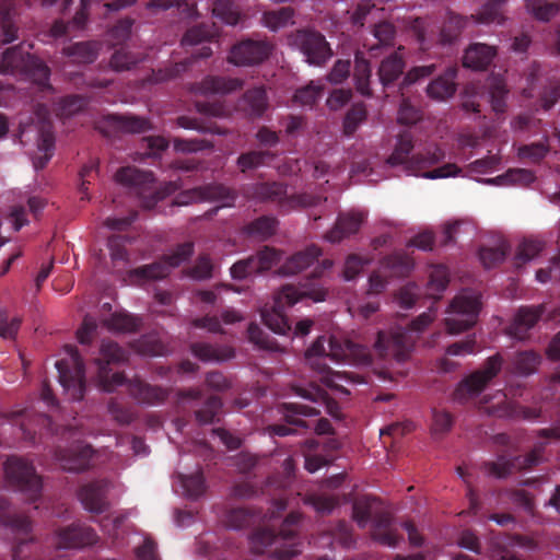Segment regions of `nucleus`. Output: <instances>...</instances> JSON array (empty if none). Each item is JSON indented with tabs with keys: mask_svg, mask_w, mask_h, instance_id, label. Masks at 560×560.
<instances>
[{
	"mask_svg": "<svg viewBox=\"0 0 560 560\" xmlns=\"http://www.w3.org/2000/svg\"><path fill=\"white\" fill-rule=\"evenodd\" d=\"M107 246L110 259L118 271L124 270L129 264V255L125 246V241L118 235L108 237Z\"/></svg>",
	"mask_w": 560,
	"mask_h": 560,
	"instance_id": "56",
	"label": "nucleus"
},
{
	"mask_svg": "<svg viewBox=\"0 0 560 560\" xmlns=\"http://www.w3.org/2000/svg\"><path fill=\"white\" fill-rule=\"evenodd\" d=\"M324 85L315 82L298 89L294 94V102L303 106L313 107L322 97Z\"/></svg>",
	"mask_w": 560,
	"mask_h": 560,
	"instance_id": "62",
	"label": "nucleus"
},
{
	"mask_svg": "<svg viewBox=\"0 0 560 560\" xmlns=\"http://www.w3.org/2000/svg\"><path fill=\"white\" fill-rule=\"evenodd\" d=\"M326 338L319 336L305 351V361L310 368L317 372L320 382L332 389L349 395L350 392L343 386L342 382L361 383L360 376L348 380L343 374L334 372L326 363L327 349L325 347Z\"/></svg>",
	"mask_w": 560,
	"mask_h": 560,
	"instance_id": "8",
	"label": "nucleus"
},
{
	"mask_svg": "<svg viewBox=\"0 0 560 560\" xmlns=\"http://www.w3.org/2000/svg\"><path fill=\"white\" fill-rule=\"evenodd\" d=\"M69 359L58 360L59 383L65 390L70 392L71 399L81 400L85 392V369L79 351L73 346H66Z\"/></svg>",
	"mask_w": 560,
	"mask_h": 560,
	"instance_id": "11",
	"label": "nucleus"
},
{
	"mask_svg": "<svg viewBox=\"0 0 560 560\" xmlns=\"http://www.w3.org/2000/svg\"><path fill=\"white\" fill-rule=\"evenodd\" d=\"M127 388L138 402L150 406L163 404L170 395L168 389L151 385L138 377L128 381Z\"/></svg>",
	"mask_w": 560,
	"mask_h": 560,
	"instance_id": "28",
	"label": "nucleus"
},
{
	"mask_svg": "<svg viewBox=\"0 0 560 560\" xmlns=\"http://www.w3.org/2000/svg\"><path fill=\"white\" fill-rule=\"evenodd\" d=\"M430 26L431 22L427 18H413L407 22V27L413 33L422 49H427L429 44L434 40V33Z\"/></svg>",
	"mask_w": 560,
	"mask_h": 560,
	"instance_id": "53",
	"label": "nucleus"
},
{
	"mask_svg": "<svg viewBox=\"0 0 560 560\" xmlns=\"http://www.w3.org/2000/svg\"><path fill=\"white\" fill-rule=\"evenodd\" d=\"M132 349L142 355L158 357L165 351L164 345L155 334H147L131 342Z\"/></svg>",
	"mask_w": 560,
	"mask_h": 560,
	"instance_id": "51",
	"label": "nucleus"
},
{
	"mask_svg": "<svg viewBox=\"0 0 560 560\" xmlns=\"http://www.w3.org/2000/svg\"><path fill=\"white\" fill-rule=\"evenodd\" d=\"M450 282V273L445 266L436 265L433 266L430 270L429 282H428V291L429 294L438 299L440 293H442Z\"/></svg>",
	"mask_w": 560,
	"mask_h": 560,
	"instance_id": "55",
	"label": "nucleus"
},
{
	"mask_svg": "<svg viewBox=\"0 0 560 560\" xmlns=\"http://www.w3.org/2000/svg\"><path fill=\"white\" fill-rule=\"evenodd\" d=\"M271 50L272 45L269 42L247 38L231 48L228 60L236 66H255L265 61Z\"/></svg>",
	"mask_w": 560,
	"mask_h": 560,
	"instance_id": "18",
	"label": "nucleus"
},
{
	"mask_svg": "<svg viewBox=\"0 0 560 560\" xmlns=\"http://www.w3.org/2000/svg\"><path fill=\"white\" fill-rule=\"evenodd\" d=\"M260 512L248 508H232L225 511L223 523L228 528L242 529L260 520Z\"/></svg>",
	"mask_w": 560,
	"mask_h": 560,
	"instance_id": "39",
	"label": "nucleus"
},
{
	"mask_svg": "<svg viewBox=\"0 0 560 560\" xmlns=\"http://www.w3.org/2000/svg\"><path fill=\"white\" fill-rule=\"evenodd\" d=\"M141 61H143L141 54L120 47L113 52L109 59V67L115 72H124L133 69Z\"/></svg>",
	"mask_w": 560,
	"mask_h": 560,
	"instance_id": "47",
	"label": "nucleus"
},
{
	"mask_svg": "<svg viewBox=\"0 0 560 560\" xmlns=\"http://www.w3.org/2000/svg\"><path fill=\"white\" fill-rule=\"evenodd\" d=\"M212 13L228 25H236L241 18L238 7L234 0H214Z\"/></svg>",
	"mask_w": 560,
	"mask_h": 560,
	"instance_id": "52",
	"label": "nucleus"
},
{
	"mask_svg": "<svg viewBox=\"0 0 560 560\" xmlns=\"http://www.w3.org/2000/svg\"><path fill=\"white\" fill-rule=\"evenodd\" d=\"M192 354L203 362H219L230 358L219 348L207 342H194L190 346Z\"/></svg>",
	"mask_w": 560,
	"mask_h": 560,
	"instance_id": "60",
	"label": "nucleus"
},
{
	"mask_svg": "<svg viewBox=\"0 0 560 560\" xmlns=\"http://www.w3.org/2000/svg\"><path fill=\"white\" fill-rule=\"evenodd\" d=\"M126 360V351L115 341L103 340L100 348V357L94 360L100 386L105 392H113L116 387L126 383L121 372L112 373L110 364Z\"/></svg>",
	"mask_w": 560,
	"mask_h": 560,
	"instance_id": "10",
	"label": "nucleus"
},
{
	"mask_svg": "<svg viewBox=\"0 0 560 560\" xmlns=\"http://www.w3.org/2000/svg\"><path fill=\"white\" fill-rule=\"evenodd\" d=\"M7 486L24 494L31 501L42 495L43 480L32 462L18 455H11L3 464Z\"/></svg>",
	"mask_w": 560,
	"mask_h": 560,
	"instance_id": "5",
	"label": "nucleus"
},
{
	"mask_svg": "<svg viewBox=\"0 0 560 560\" xmlns=\"http://www.w3.org/2000/svg\"><path fill=\"white\" fill-rule=\"evenodd\" d=\"M291 46L299 49L310 65L322 67L331 57L332 49L325 36L312 28H301L289 36Z\"/></svg>",
	"mask_w": 560,
	"mask_h": 560,
	"instance_id": "12",
	"label": "nucleus"
},
{
	"mask_svg": "<svg viewBox=\"0 0 560 560\" xmlns=\"http://www.w3.org/2000/svg\"><path fill=\"white\" fill-rule=\"evenodd\" d=\"M431 312H424L410 322L408 328L397 327L389 331H378L373 345L382 359L394 358L398 362L407 360L413 343V332L422 331L433 320Z\"/></svg>",
	"mask_w": 560,
	"mask_h": 560,
	"instance_id": "3",
	"label": "nucleus"
},
{
	"mask_svg": "<svg viewBox=\"0 0 560 560\" xmlns=\"http://www.w3.org/2000/svg\"><path fill=\"white\" fill-rule=\"evenodd\" d=\"M103 324L110 331L133 332L140 328L141 319L126 312H115Z\"/></svg>",
	"mask_w": 560,
	"mask_h": 560,
	"instance_id": "43",
	"label": "nucleus"
},
{
	"mask_svg": "<svg viewBox=\"0 0 560 560\" xmlns=\"http://www.w3.org/2000/svg\"><path fill=\"white\" fill-rule=\"evenodd\" d=\"M63 470L80 472L90 467L93 448L89 444H77L68 448H57L55 453Z\"/></svg>",
	"mask_w": 560,
	"mask_h": 560,
	"instance_id": "23",
	"label": "nucleus"
},
{
	"mask_svg": "<svg viewBox=\"0 0 560 560\" xmlns=\"http://www.w3.org/2000/svg\"><path fill=\"white\" fill-rule=\"evenodd\" d=\"M280 412L285 424H273L269 428L270 433L278 436H287L295 432L290 425L307 429L308 423L302 417H316L320 413L315 407L296 402H283L280 405Z\"/></svg>",
	"mask_w": 560,
	"mask_h": 560,
	"instance_id": "21",
	"label": "nucleus"
},
{
	"mask_svg": "<svg viewBox=\"0 0 560 560\" xmlns=\"http://www.w3.org/2000/svg\"><path fill=\"white\" fill-rule=\"evenodd\" d=\"M252 195L261 202L277 203L287 211L288 192L287 186L279 182H266L254 185Z\"/></svg>",
	"mask_w": 560,
	"mask_h": 560,
	"instance_id": "31",
	"label": "nucleus"
},
{
	"mask_svg": "<svg viewBox=\"0 0 560 560\" xmlns=\"http://www.w3.org/2000/svg\"><path fill=\"white\" fill-rule=\"evenodd\" d=\"M32 56L30 51H24L23 44L7 48L0 57V72L22 73Z\"/></svg>",
	"mask_w": 560,
	"mask_h": 560,
	"instance_id": "35",
	"label": "nucleus"
},
{
	"mask_svg": "<svg viewBox=\"0 0 560 560\" xmlns=\"http://www.w3.org/2000/svg\"><path fill=\"white\" fill-rule=\"evenodd\" d=\"M108 489L109 482L107 480H95L82 486L78 492V497L86 511L101 514L109 506L107 500Z\"/></svg>",
	"mask_w": 560,
	"mask_h": 560,
	"instance_id": "22",
	"label": "nucleus"
},
{
	"mask_svg": "<svg viewBox=\"0 0 560 560\" xmlns=\"http://www.w3.org/2000/svg\"><path fill=\"white\" fill-rule=\"evenodd\" d=\"M456 74L455 68H448L443 74L432 80L427 86L428 96L435 101H445L452 97L456 92Z\"/></svg>",
	"mask_w": 560,
	"mask_h": 560,
	"instance_id": "34",
	"label": "nucleus"
},
{
	"mask_svg": "<svg viewBox=\"0 0 560 560\" xmlns=\"http://www.w3.org/2000/svg\"><path fill=\"white\" fill-rule=\"evenodd\" d=\"M322 255V249L316 245H310L289 257L280 267L279 272L283 276L295 275L310 267Z\"/></svg>",
	"mask_w": 560,
	"mask_h": 560,
	"instance_id": "32",
	"label": "nucleus"
},
{
	"mask_svg": "<svg viewBox=\"0 0 560 560\" xmlns=\"http://www.w3.org/2000/svg\"><path fill=\"white\" fill-rule=\"evenodd\" d=\"M481 310V295L464 290L450 303L445 325L450 334H459L476 325Z\"/></svg>",
	"mask_w": 560,
	"mask_h": 560,
	"instance_id": "7",
	"label": "nucleus"
},
{
	"mask_svg": "<svg viewBox=\"0 0 560 560\" xmlns=\"http://www.w3.org/2000/svg\"><path fill=\"white\" fill-rule=\"evenodd\" d=\"M96 129L105 137H114L116 133H142L151 129L149 119L135 115L112 114L104 116L96 124Z\"/></svg>",
	"mask_w": 560,
	"mask_h": 560,
	"instance_id": "20",
	"label": "nucleus"
},
{
	"mask_svg": "<svg viewBox=\"0 0 560 560\" xmlns=\"http://www.w3.org/2000/svg\"><path fill=\"white\" fill-rule=\"evenodd\" d=\"M376 503L375 498L363 497L357 499L352 505V515L360 527H365L372 518V538L381 545L396 547L402 540L398 528L390 515L386 511L377 512L373 515V506Z\"/></svg>",
	"mask_w": 560,
	"mask_h": 560,
	"instance_id": "4",
	"label": "nucleus"
},
{
	"mask_svg": "<svg viewBox=\"0 0 560 560\" xmlns=\"http://www.w3.org/2000/svg\"><path fill=\"white\" fill-rule=\"evenodd\" d=\"M293 18L294 9L291 7H282L278 10L264 12L262 23L269 30L276 32L293 23Z\"/></svg>",
	"mask_w": 560,
	"mask_h": 560,
	"instance_id": "50",
	"label": "nucleus"
},
{
	"mask_svg": "<svg viewBox=\"0 0 560 560\" xmlns=\"http://www.w3.org/2000/svg\"><path fill=\"white\" fill-rule=\"evenodd\" d=\"M198 198L206 201H221V207L233 206L236 196L228 187L221 184H209L195 189Z\"/></svg>",
	"mask_w": 560,
	"mask_h": 560,
	"instance_id": "41",
	"label": "nucleus"
},
{
	"mask_svg": "<svg viewBox=\"0 0 560 560\" xmlns=\"http://www.w3.org/2000/svg\"><path fill=\"white\" fill-rule=\"evenodd\" d=\"M223 402L219 396H210L202 406L195 410V419L199 424H211L219 421Z\"/></svg>",
	"mask_w": 560,
	"mask_h": 560,
	"instance_id": "48",
	"label": "nucleus"
},
{
	"mask_svg": "<svg viewBox=\"0 0 560 560\" xmlns=\"http://www.w3.org/2000/svg\"><path fill=\"white\" fill-rule=\"evenodd\" d=\"M179 481L184 493L190 499H197L206 491L205 478L201 471L191 475H179Z\"/></svg>",
	"mask_w": 560,
	"mask_h": 560,
	"instance_id": "58",
	"label": "nucleus"
},
{
	"mask_svg": "<svg viewBox=\"0 0 560 560\" xmlns=\"http://www.w3.org/2000/svg\"><path fill=\"white\" fill-rule=\"evenodd\" d=\"M115 178L141 199L143 208H153L162 198L152 172L141 171L135 166H126L116 172Z\"/></svg>",
	"mask_w": 560,
	"mask_h": 560,
	"instance_id": "9",
	"label": "nucleus"
},
{
	"mask_svg": "<svg viewBox=\"0 0 560 560\" xmlns=\"http://www.w3.org/2000/svg\"><path fill=\"white\" fill-rule=\"evenodd\" d=\"M493 399L495 402L486 401L485 411L498 418L522 417L527 420H535L540 417V411L536 408H525L508 399L504 393H498Z\"/></svg>",
	"mask_w": 560,
	"mask_h": 560,
	"instance_id": "24",
	"label": "nucleus"
},
{
	"mask_svg": "<svg viewBox=\"0 0 560 560\" xmlns=\"http://www.w3.org/2000/svg\"><path fill=\"white\" fill-rule=\"evenodd\" d=\"M57 547L71 549L94 545L98 537L92 527L82 524H72L57 532Z\"/></svg>",
	"mask_w": 560,
	"mask_h": 560,
	"instance_id": "25",
	"label": "nucleus"
},
{
	"mask_svg": "<svg viewBox=\"0 0 560 560\" xmlns=\"http://www.w3.org/2000/svg\"><path fill=\"white\" fill-rule=\"evenodd\" d=\"M509 91L500 78H494L489 84V97L493 112L502 114L506 109V95Z\"/></svg>",
	"mask_w": 560,
	"mask_h": 560,
	"instance_id": "57",
	"label": "nucleus"
},
{
	"mask_svg": "<svg viewBox=\"0 0 560 560\" xmlns=\"http://www.w3.org/2000/svg\"><path fill=\"white\" fill-rule=\"evenodd\" d=\"M544 248V243L538 240L526 238L517 248L515 255V265L521 267L527 261L535 258Z\"/></svg>",
	"mask_w": 560,
	"mask_h": 560,
	"instance_id": "64",
	"label": "nucleus"
},
{
	"mask_svg": "<svg viewBox=\"0 0 560 560\" xmlns=\"http://www.w3.org/2000/svg\"><path fill=\"white\" fill-rule=\"evenodd\" d=\"M364 215L360 212L340 213L334 228L326 233L325 238L330 243H338L346 237L359 232Z\"/></svg>",
	"mask_w": 560,
	"mask_h": 560,
	"instance_id": "29",
	"label": "nucleus"
},
{
	"mask_svg": "<svg viewBox=\"0 0 560 560\" xmlns=\"http://www.w3.org/2000/svg\"><path fill=\"white\" fill-rule=\"evenodd\" d=\"M502 362L500 354L488 358L481 370L474 372L458 384L454 392V399L464 402L481 393L487 384L499 374Z\"/></svg>",
	"mask_w": 560,
	"mask_h": 560,
	"instance_id": "15",
	"label": "nucleus"
},
{
	"mask_svg": "<svg viewBox=\"0 0 560 560\" xmlns=\"http://www.w3.org/2000/svg\"><path fill=\"white\" fill-rule=\"evenodd\" d=\"M497 51L493 46L475 43L466 50L463 58V66L474 70H485L492 62Z\"/></svg>",
	"mask_w": 560,
	"mask_h": 560,
	"instance_id": "33",
	"label": "nucleus"
},
{
	"mask_svg": "<svg viewBox=\"0 0 560 560\" xmlns=\"http://www.w3.org/2000/svg\"><path fill=\"white\" fill-rule=\"evenodd\" d=\"M327 358L335 362H347L362 366H368L372 363V353L368 347L336 337L328 339Z\"/></svg>",
	"mask_w": 560,
	"mask_h": 560,
	"instance_id": "17",
	"label": "nucleus"
},
{
	"mask_svg": "<svg viewBox=\"0 0 560 560\" xmlns=\"http://www.w3.org/2000/svg\"><path fill=\"white\" fill-rule=\"evenodd\" d=\"M382 266L390 271L392 276L402 277L409 273L413 267L410 257L401 253H395L383 258Z\"/></svg>",
	"mask_w": 560,
	"mask_h": 560,
	"instance_id": "54",
	"label": "nucleus"
},
{
	"mask_svg": "<svg viewBox=\"0 0 560 560\" xmlns=\"http://www.w3.org/2000/svg\"><path fill=\"white\" fill-rule=\"evenodd\" d=\"M243 81L237 78L208 75L199 84L197 90L203 94H228L242 89Z\"/></svg>",
	"mask_w": 560,
	"mask_h": 560,
	"instance_id": "36",
	"label": "nucleus"
},
{
	"mask_svg": "<svg viewBox=\"0 0 560 560\" xmlns=\"http://www.w3.org/2000/svg\"><path fill=\"white\" fill-rule=\"evenodd\" d=\"M281 252L269 246H265L255 255L234 262L230 269L231 276L235 280H243L247 277L270 270L281 260Z\"/></svg>",
	"mask_w": 560,
	"mask_h": 560,
	"instance_id": "16",
	"label": "nucleus"
},
{
	"mask_svg": "<svg viewBox=\"0 0 560 560\" xmlns=\"http://www.w3.org/2000/svg\"><path fill=\"white\" fill-rule=\"evenodd\" d=\"M544 312V305L520 307L506 332L515 339L525 340L528 337V331L538 323Z\"/></svg>",
	"mask_w": 560,
	"mask_h": 560,
	"instance_id": "27",
	"label": "nucleus"
},
{
	"mask_svg": "<svg viewBox=\"0 0 560 560\" xmlns=\"http://www.w3.org/2000/svg\"><path fill=\"white\" fill-rule=\"evenodd\" d=\"M301 517V513L291 512L279 533L266 527L255 529L249 537L252 551L257 555L269 552L277 560H291L300 552L296 530Z\"/></svg>",
	"mask_w": 560,
	"mask_h": 560,
	"instance_id": "1",
	"label": "nucleus"
},
{
	"mask_svg": "<svg viewBox=\"0 0 560 560\" xmlns=\"http://www.w3.org/2000/svg\"><path fill=\"white\" fill-rule=\"evenodd\" d=\"M368 112L363 103L354 104L346 114L343 119V133L352 136L359 126L366 119Z\"/></svg>",
	"mask_w": 560,
	"mask_h": 560,
	"instance_id": "59",
	"label": "nucleus"
},
{
	"mask_svg": "<svg viewBox=\"0 0 560 560\" xmlns=\"http://www.w3.org/2000/svg\"><path fill=\"white\" fill-rule=\"evenodd\" d=\"M413 150V137L410 132L399 133L393 153L386 162L390 166L404 165L408 173L417 172L434 165L444 159V151L439 147H430L424 153L418 152L410 156Z\"/></svg>",
	"mask_w": 560,
	"mask_h": 560,
	"instance_id": "6",
	"label": "nucleus"
},
{
	"mask_svg": "<svg viewBox=\"0 0 560 560\" xmlns=\"http://www.w3.org/2000/svg\"><path fill=\"white\" fill-rule=\"evenodd\" d=\"M541 362V357L534 350L516 352L512 359V371L515 374L527 376L533 374Z\"/></svg>",
	"mask_w": 560,
	"mask_h": 560,
	"instance_id": "44",
	"label": "nucleus"
},
{
	"mask_svg": "<svg viewBox=\"0 0 560 560\" xmlns=\"http://www.w3.org/2000/svg\"><path fill=\"white\" fill-rule=\"evenodd\" d=\"M268 108V96L262 86L247 90L235 105L238 113L252 120L261 118Z\"/></svg>",
	"mask_w": 560,
	"mask_h": 560,
	"instance_id": "26",
	"label": "nucleus"
},
{
	"mask_svg": "<svg viewBox=\"0 0 560 560\" xmlns=\"http://www.w3.org/2000/svg\"><path fill=\"white\" fill-rule=\"evenodd\" d=\"M327 290L316 283L304 285L303 290L293 285H284L277 293L273 305L270 308L265 306L261 310V319L273 332L287 335L292 330V326L284 313V307L294 305L302 298H310L315 302H320L325 300Z\"/></svg>",
	"mask_w": 560,
	"mask_h": 560,
	"instance_id": "2",
	"label": "nucleus"
},
{
	"mask_svg": "<svg viewBox=\"0 0 560 560\" xmlns=\"http://www.w3.org/2000/svg\"><path fill=\"white\" fill-rule=\"evenodd\" d=\"M214 37L215 31L212 28V26L207 24H199L188 28L185 32L180 44L185 48L194 47L197 45L210 43Z\"/></svg>",
	"mask_w": 560,
	"mask_h": 560,
	"instance_id": "49",
	"label": "nucleus"
},
{
	"mask_svg": "<svg viewBox=\"0 0 560 560\" xmlns=\"http://www.w3.org/2000/svg\"><path fill=\"white\" fill-rule=\"evenodd\" d=\"M100 44L96 42H80L62 49L63 55L72 58L77 63H92L98 56Z\"/></svg>",
	"mask_w": 560,
	"mask_h": 560,
	"instance_id": "40",
	"label": "nucleus"
},
{
	"mask_svg": "<svg viewBox=\"0 0 560 560\" xmlns=\"http://www.w3.org/2000/svg\"><path fill=\"white\" fill-rule=\"evenodd\" d=\"M212 56V49L208 45H202L199 49L191 52L190 57L174 63L165 65L158 70H152L149 75L142 79V86L149 84H160L174 80L185 73L196 60L206 59Z\"/></svg>",
	"mask_w": 560,
	"mask_h": 560,
	"instance_id": "19",
	"label": "nucleus"
},
{
	"mask_svg": "<svg viewBox=\"0 0 560 560\" xmlns=\"http://www.w3.org/2000/svg\"><path fill=\"white\" fill-rule=\"evenodd\" d=\"M405 69V60L404 58L398 55L397 52H394L382 60L380 67H378V78L382 85L387 89L396 80H398Z\"/></svg>",
	"mask_w": 560,
	"mask_h": 560,
	"instance_id": "37",
	"label": "nucleus"
},
{
	"mask_svg": "<svg viewBox=\"0 0 560 560\" xmlns=\"http://www.w3.org/2000/svg\"><path fill=\"white\" fill-rule=\"evenodd\" d=\"M276 154L270 150H252L241 153L237 158V166L242 173L264 166L275 160Z\"/></svg>",
	"mask_w": 560,
	"mask_h": 560,
	"instance_id": "46",
	"label": "nucleus"
},
{
	"mask_svg": "<svg viewBox=\"0 0 560 560\" xmlns=\"http://www.w3.org/2000/svg\"><path fill=\"white\" fill-rule=\"evenodd\" d=\"M526 5L540 21H549L559 10L557 0H526Z\"/></svg>",
	"mask_w": 560,
	"mask_h": 560,
	"instance_id": "61",
	"label": "nucleus"
},
{
	"mask_svg": "<svg viewBox=\"0 0 560 560\" xmlns=\"http://www.w3.org/2000/svg\"><path fill=\"white\" fill-rule=\"evenodd\" d=\"M0 525L10 527L14 533L27 536L32 532V522L27 516L12 514L7 499L0 495Z\"/></svg>",
	"mask_w": 560,
	"mask_h": 560,
	"instance_id": "38",
	"label": "nucleus"
},
{
	"mask_svg": "<svg viewBox=\"0 0 560 560\" xmlns=\"http://www.w3.org/2000/svg\"><path fill=\"white\" fill-rule=\"evenodd\" d=\"M372 70L369 60L362 57L360 54H355L353 79L355 81V88L363 96H372V90L370 88Z\"/></svg>",
	"mask_w": 560,
	"mask_h": 560,
	"instance_id": "45",
	"label": "nucleus"
},
{
	"mask_svg": "<svg viewBox=\"0 0 560 560\" xmlns=\"http://www.w3.org/2000/svg\"><path fill=\"white\" fill-rule=\"evenodd\" d=\"M545 448L546 442H537L532 451L524 456L518 455L508 459L501 455L497 462H486L483 467L489 475L503 479L516 470H527L537 466L544 458Z\"/></svg>",
	"mask_w": 560,
	"mask_h": 560,
	"instance_id": "14",
	"label": "nucleus"
},
{
	"mask_svg": "<svg viewBox=\"0 0 560 560\" xmlns=\"http://www.w3.org/2000/svg\"><path fill=\"white\" fill-rule=\"evenodd\" d=\"M194 254L192 243L177 245L173 253L165 255L161 260L132 269L129 272L131 278L140 280H159L165 278L173 268L178 267L188 260Z\"/></svg>",
	"mask_w": 560,
	"mask_h": 560,
	"instance_id": "13",
	"label": "nucleus"
},
{
	"mask_svg": "<svg viewBox=\"0 0 560 560\" xmlns=\"http://www.w3.org/2000/svg\"><path fill=\"white\" fill-rule=\"evenodd\" d=\"M476 18L477 16L475 15H470L469 18L463 16L456 14L455 12L448 11L441 26L439 42L442 45H451L455 43L462 35L463 31L467 27V25L472 21L476 22Z\"/></svg>",
	"mask_w": 560,
	"mask_h": 560,
	"instance_id": "30",
	"label": "nucleus"
},
{
	"mask_svg": "<svg viewBox=\"0 0 560 560\" xmlns=\"http://www.w3.org/2000/svg\"><path fill=\"white\" fill-rule=\"evenodd\" d=\"M22 73L36 83L40 90H51V84L49 83L50 69L38 57L33 55Z\"/></svg>",
	"mask_w": 560,
	"mask_h": 560,
	"instance_id": "42",
	"label": "nucleus"
},
{
	"mask_svg": "<svg viewBox=\"0 0 560 560\" xmlns=\"http://www.w3.org/2000/svg\"><path fill=\"white\" fill-rule=\"evenodd\" d=\"M277 226L278 220L276 218L262 215L248 224L247 232L265 240L275 234Z\"/></svg>",
	"mask_w": 560,
	"mask_h": 560,
	"instance_id": "63",
	"label": "nucleus"
}]
</instances>
